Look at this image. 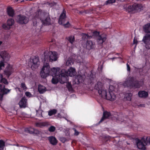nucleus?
Segmentation results:
<instances>
[{
  "instance_id": "obj_1",
  "label": "nucleus",
  "mask_w": 150,
  "mask_h": 150,
  "mask_svg": "<svg viewBox=\"0 0 150 150\" xmlns=\"http://www.w3.org/2000/svg\"><path fill=\"white\" fill-rule=\"evenodd\" d=\"M41 21L42 25H49L50 24L51 19L48 13L39 9L33 14L32 18L33 25L35 26L38 21L39 20Z\"/></svg>"
},
{
  "instance_id": "obj_2",
  "label": "nucleus",
  "mask_w": 150,
  "mask_h": 150,
  "mask_svg": "<svg viewBox=\"0 0 150 150\" xmlns=\"http://www.w3.org/2000/svg\"><path fill=\"white\" fill-rule=\"evenodd\" d=\"M95 88L102 98L111 101H113L116 99V96L114 93L110 91L107 93L106 90L103 88V85L101 82H98L95 85Z\"/></svg>"
},
{
  "instance_id": "obj_3",
  "label": "nucleus",
  "mask_w": 150,
  "mask_h": 150,
  "mask_svg": "<svg viewBox=\"0 0 150 150\" xmlns=\"http://www.w3.org/2000/svg\"><path fill=\"white\" fill-rule=\"evenodd\" d=\"M76 74L75 69L72 67H70L66 71L64 69L62 70V73L59 76L60 79L61 76V80H60V83H63L67 82L68 81V76L73 77Z\"/></svg>"
},
{
  "instance_id": "obj_4",
  "label": "nucleus",
  "mask_w": 150,
  "mask_h": 150,
  "mask_svg": "<svg viewBox=\"0 0 150 150\" xmlns=\"http://www.w3.org/2000/svg\"><path fill=\"white\" fill-rule=\"evenodd\" d=\"M60 68L59 67H53L51 69L50 75H51L53 77L52 80V83L54 84H56L61 80V76L60 79L59 76L62 73V71H60Z\"/></svg>"
},
{
  "instance_id": "obj_5",
  "label": "nucleus",
  "mask_w": 150,
  "mask_h": 150,
  "mask_svg": "<svg viewBox=\"0 0 150 150\" xmlns=\"http://www.w3.org/2000/svg\"><path fill=\"white\" fill-rule=\"evenodd\" d=\"M134 78L133 77H129L123 83L124 86H130L134 88L140 87L142 84L143 82L140 81H136L134 83Z\"/></svg>"
},
{
  "instance_id": "obj_6",
  "label": "nucleus",
  "mask_w": 150,
  "mask_h": 150,
  "mask_svg": "<svg viewBox=\"0 0 150 150\" xmlns=\"http://www.w3.org/2000/svg\"><path fill=\"white\" fill-rule=\"evenodd\" d=\"M57 54L55 52L49 51L47 50L44 52V61L47 62L49 61L53 62L56 61L57 59Z\"/></svg>"
},
{
  "instance_id": "obj_7",
  "label": "nucleus",
  "mask_w": 150,
  "mask_h": 150,
  "mask_svg": "<svg viewBox=\"0 0 150 150\" xmlns=\"http://www.w3.org/2000/svg\"><path fill=\"white\" fill-rule=\"evenodd\" d=\"M51 68L48 63H44L41 69L40 75L42 78H45L50 75Z\"/></svg>"
},
{
  "instance_id": "obj_8",
  "label": "nucleus",
  "mask_w": 150,
  "mask_h": 150,
  "mask_svg": "<svg viewBox=\"0 0 150 150\" xmlns=\"http://www.w3.org/2000/svg\"><path fill=\"white\" fill-rule=\"evenodd\" d=\"M144 6L141 4H134L132 5H130L128 7L129 11H134L135 12H139L143 10Z\"/></svg>"
},
{
  "instance_id": "obj_9",
  "label": "nucleus",
  "mask_w": 150,
  "mask_h": 150,
  "mask_svg": "<svg viewBox=\"0 0 150 150\" xmlns=\"http://www.w3.org/2000/svg\"><path fill=\"white\" fill-rule=\"evenodd\" d=\"M0 55L3 59V62H0V70L2 69L4 66V62L8 61L10 58V55L9 53L6 51H2L0 54Z\"/></svg>"
},
{
  "instance_id": "obj_10",
  "label": "nucleus",
  "mask_w": 150,
  "mask_h": 150,
  "mask_svg": "<svg viewBox=\"0 0 150 150\" xmlns=\"http://www.w3.org/2000/svg\"><path fill=\"white\" fill-rule=\"evenodd\" d=\"M40 62L38 57L32 58L30 59L28 65L33 70L37 68L40 65Z\"/></svg>"
},
{
  "instance_id": "obj_11",
  "label": "nucleus",
  "mask_w": 150,
  "mask_h": 150,
  "mask_svg": "<svg viewBox=\"0 0 150 150\" xmlns=\"http://www.w3.org/2000/svg\"><path fill=\"white\" fill-rule=\"evenodd\" d=\"M16 22L21 24L27 23L28 21V18L26 16L21 14L18 15L16 18Z\"/></svg>"
},
{
  "instance_id": "obj_12",
  "label": "nucleus",
  "mask_w": 150,
  "mask_h": 150,
  "mask_svg": "<svg viewBox=\"0 0 150 150\" xmlns=\"http://www.w3.org/2000/svg\"><path fill=\"white\" fill-rule=\"evenodd\" d=\"M144 32L146 34L144 38H150V23L145 24L143 26Z\"/></svg>"
},
{
  "instance_id": "obj_13",
  "label": "nucleus",
  "mask_w": 150,
  "mask_h": 150,
  "mask_svg": "<svg viewBox=\"0 0 150 150\" xmlns=\"http://www.w3.org/2000/svg\"><path fill=\"white\" fill-rule=\"evenodd\" d=\"M145 141H142V139L141 140H137V146L139 149L144 150L145 149V146L146 145L145 144Z\"/></svg>"
},
{
  "instance_id": "obj_14",
  "label": "nucleus",
  "mask_w": 150,
  "mask_h": 150,
  "mask_svg": "<svg viewBox=\"0 0 150 150\" xmlns=\"http://www.w3.org/2000/svg\"><path fill=\"white\" fill-rule=\"evenodd\" d=\"M66 11L64 9L59 18L58 23L59 24L62 25L65 22L66 19Z\"/></svg>"
},
{
  "instance_id": "obj_15",
  "label": "nucleus",
  "mask_w": 150,
  "mask_h": 150,
  "mask_svg": "<svg viewBox=\"0 0 150 150\" xmlns=\"http://www.w3.org/2000/svg\"><path fill=\"white\" fill-rule=\"evenodd\" d=\"M6 11L8 15L10 17H13L15 15V11L10 6L7 7Z\"/></svg>"
},
{
  "instance_id": "obj_16",
  "label": "nucleus",
  "mask_w": 150,
  "mask_h": 150,
  "mask_svg": "<svg viewBox=\"0 0 150 150\" xmlns=\"http://www.w3.org/2000/svg\"><path fill=\"white\" fill-rule=\"evenodd\" d=\"M19 105L21 108H25L27 105V100L25 97H23L19 103Z\"/></svg>"
},
{
  "instance_id": "obj_17",
  "label": "nucleus",
  "mask_w": 150,
  "mask_h": 150,
  "mask_svg": "<svg viewBox=\"0 0 150 150\" xmlns=\"http://www.w3.org/2000/svg\"><path fill=\"white\" fill-rule=\"evenodd\" d=\"M5 86L4 85L0 84V91H1L3 94H6L9 92L10 90L5 88ZM2 95L0 94V98H2Z\"/></svg>"
},
{
  "instance_id": "obj_18",
  "label": "nucleus",
  "mask_w": 150,
  "mask_h": 150,
  "mask_svg": "<svg viewBox=\"0 0 150 150\" xmlns=\"http://www.w3.org/2000/svg\"><path fill=\"white\" fill-rule=\"evenodd\" d=\"M142 40L146 45V48L148 49H150V38H143Z\"/></svg>"
},
{
  "instance_id": "obj_19",
  "label": "nucleus",
  "mask_w": 150,
  "mask_h": 150,
  "mask_svg": "<svg viewBox=\"0 0 150 150\" xmlns=\"http://www.w3.org/2000/svg\"><path fill=\"white\" fill-rule=\"evenodd\" d=\"M94 46L95 45L91 41H88L86 43V47L88 50L93 48Z\"/></svg>"
},
{
  "instance_id": "obj_20",
  "label": "nucleus",
  "mask_w": 150,
  "mask_h": 150,
  "mask_svg": "<svg viewBox=\"0 0 150 150\" xmlns=\"http://www.w3.org/2000/svg\"><path fill=\"white\" fill-rule=\"evenodd\" d=\"M13 68L11 66H9L8 69H6L4 71V73L8 77L13 72Z\"/></svg>"
},
{
  "instance_id": "obj_21",
  "label": "nucleus",
  "mask_w": 150,
  "mask_h": 150,
  "mask_svg": "<svg viewBox=\"0 0 150 150\" xmlns=\"http://www.w3.org/2000/svg\"><path fill=\"white\" fill-rule=\"evenodd\" d=\"M139 97L141 98H146L148 96V93L144 91H139L138 93Z\"/></svg>"
},
{
  "instance_id": "obj_22",
  "label": "nucleus",
  "mask_w": 150,
  "mask_h": 150,
  "mask_svg": "<svg viewBox=\"0 0 150 150\" xmlns=\"http://www.w3.org/2000/svg\"><path fill=\"white\" fill-rule=\"evenodd\" d=\"M110 115V112H104L103 116L100 121H99V123H100L103 121L104 120L106 119Z\"/></svg>"
},
{
  "instance_id": "obj_23",
  "label": "nucleus",
  "mask_w": 150,
  "mask_h": 150,
  "mask_svg": "<svg viewBox=\"0 0 150 150\" xmlns=\"http://www.w3.org/2000/svg\"><path fill=\"white\" fill-rule=\"evenodd\" d=\"M50 143L52 145H55L57 143V140L56 138L53 136L50 137L48 138Z\"/></svg>"
},
{
  "instance_id": "obj_24",
  "label": "nucleus",
  "mask_w": 150,
  "mask_h": 150,
  "mask_svg": "<svg viewBox=\"0 0 150 150\" xmlns=\"http://www.w3.org/2000/svg\"><path fill=\"white\" fill-rule=\"evenodd\" d=\"M38 91L40 93H43L46 91V87L41 85H39L38 87Z\"/></svg>"
},
{
  "instance_id": "obj_25",
  "label": "nucleus",
  "mask_w": 150,
  "mask_h": 150,
  "mask_svg": "<svg viewBox=\"0 0 150 150\" xmlns=\"http://www.w3.org/2000/svg\"><path fill=\"white\" fill-rule=\"evenodd\" d=\"M25 131L31 134L37 133L38 131L33 128L30 127L25 129Z\"/></svg>"
},
{
  "instance_id": "obj_26",
  "label": "nucleus",
  "mask_w": 150,
  "mask_h": 150,
  "mask_svg": "<svg viewBox=\"0 0 150 150\" xmlns=\"http://www.w3.org/2000/svg\"><path fill=\"white\" fill-rule=\"evenodd\" d=\"M83 77L81 75H78L76 77L75 81L77 83H79L82 81L83 80Z\"/></svg>"
},
{
  "instance_id": "obj_27",
  "label": "nucleus",
  "mask_w": 150,
  "mask_h": 150,
  "mask_svg": "<svg viewBox=\"0 0 150 150\" xmlns=\"http://www.w3.org/2000/svg\"><path fill=\"white\" fill-rule=\"evenodd\" d=\"M142 141H145V144L146 145L150 144V137H144L142 138Z\"/></svg>"
},
{
  "instance_id": "obj_28",
  "label": "nucleus",
  "mask_w": 150,
  "mask_h": 150,
  "mask_svg": "<svg viewBox=\"0 0 150 150\" xmlns=\"http://www.w3.org/2000/svg\"><path fill=\"white\" fill-rule=\"evenodd\" d=\"M14 23V21L12 18H9L7 21V25L9 26L13 25Z\"/></svg>"
},
{
  "instance_id": "obj_29",
  "label": "nucleus",
  "mask_w": 150,
  "mask_h": 150,
  "mask_svg": "<svg viewBox=\"0 0 150 150\" xmlns=\"http://www.w3.org/2000/svg\"><path fill=\"white\" fill-rule=\"evenodd\" d=\"M5 146V142L2 140H0V150H4Z\"/></svg>"
},
{
  "instance_id": "obj_30",
  "label": "nucleus",
  "mask_w": 150,
  "mask_h": 150,
  "mask_svg": "<svg viewBox=\"0 0 150 150\" xmlns=\"http://www.w3.org/2000/svg\"><path fill=\"white\" fill-rule=\"evenodd\" d=\"M1 81L6 84H7L8 83L7 80L3 78L2 75L1 74H0V82Z\"/></svg>"
},
{
  "instance_id": "obj_31",
  "label": "nucleus",
  "mask_w": 150,
  "mask_h": 150,
  "mask_svg": "<svg viewBox=\"0 0 150 150\" xmlns=\"http://www.w3.org/2000/svg\"><path fill=\"white\" fill-rule=\"evenodd\" d=\"M132 96V94L131 93H127L125 95V98H126L127 100H131Z\"/></svg>"
},
{
  "instance_id": "obj_32",
  "label": "nucleus",
  "mask_w": 150,
  "mask_h": 150,
  "mask_svg": "<svg viewBox=\"0 0 150 150\" xmlns=\"http://www.w3.org/2000/svg\"><path fill=\"white\" fill-rule=\"evenodd\" d=\"M73 64L72 59L71 58H68L67 60L66 63V65L67 66H69Z\"/></svg>"
},
{
  "instance_id": "obj_33",
  "label": "nucleus",
  "mask_w": 150,
  "mask_h": 150,
  "mask_svg": "<svg viewBox=\"0 0 150 150\" xmlns=\"http://www.w3.org/2000/svg\"><path fill=\"white\" fill-rule=\"evenodd\" d=\"M100 33L97 31H94L93 32V37L100 38Z\"/></svg>"
},
{
  "instance_id": "obj_34",
  "label": "nucleus",
  "mask_w": 150,
  "mask_h": 150,
  "mask_svg": "<svg viewBox=\"0 0 150 150\" xmlns=\"http://www.w3.org/2000/svg\"><path fill=\"white\" fill-rule=\"evenodd\" d=\"M57 110L56 109H53L50 111L48 112V115L50 116H52L55 114L57 112Z\"/></svg>"
},
{
  "instance_id": "obj_35",
  "label": "nucleus",
  "mask_w": 150,
  "mask_h": 150,
  "mask_svg": "<svg viewBox=\"0 0 150 150\" xmlns=\"http://www.w3.org/2000/svg\"><path fill=\"white\" fill-rule=\"evenodd\" d=\"M105 38H98L97 40V41L99 44H101L104 42V39Z\"/></svg>"
},
{
  "instance_id": "obj_36",
  "label": "nucleus",
  "mask_w": 150,
  "mask_h": 150,
  "mask_svg": "<svg viewBox=\"0 0 150 150\" xmlns=\"http://www.w3.org/2000/svg\"><path fill=\"white\" fill-rule=\"evenodd\" d=\"M115 90V88L113 86H112V85H110V86L109 87V93L110 92H110H112L113 93V91H114Z\"/></svg>"
},
{
  "instance_id": "obj_37",
  "label": "nucleus",
  "mask_w": 150,
  "mask_h": 150,
  "mask_svg": "<svg viewBox=\"0 0 150 150\" xmlns=\"http://www.w3.org/2000/svg\"><path fill=\"white\" fill-rule=\"evenodd\" d=\"M55 129V128L53 126H51L49 128V130L50 132H53Z\"/></svg>"
},
{
  "instance_id": "obj_38",
  "label": "nucleus",
  "mask_w": 150,
  "mask_h": 150,
  "mask_svg": "<svg viewBox=\"0 0 150 150\" xmlns=\"http://www.w3.org/2000/svg\"><path fill=\"white\" fill-rule=\"evenodd\" d=\"M21 87L23 90H26L27 89V87L26 86L25 84L24 83H22L21 84Z\"/></svg>"
},
{
  "instance_id": "obj_39",
  "label": "nucleus",
  "mask_w": 150,
  "mask_h": 150,
  "mask_svg": "<svg viewBox=\"0 0 150 150\" xmlns=\"http://www.w3.org/2000/svg\"><path fill=\"white\" fill-rule=\"evenodd\" d=\"M36 126L38 127H41L44 126V125L43 123H37L36 124Z\"/></svg>"
},
{
  "instance_id": "obj_40",
  "label": "nucleus",
  "mask_w": 150,
  "mask_h": 150,
  "mask_svg": "<svg viewBox=\"0 0 150 150\" xmlns=\"http://www.w3.org/2000/svg\"><path fill=\"white\" fill-rule=\"evenodd\" d=\"M64 23L65 22L62 24L65 27H69L70 26V24L68 22H67L66 23Z\"/></svg>"
},
{
  "instance_id": "obj_41",
  "label": "nucleus",
  "mask_w": 150,
  "mask_h": 150,
  "mask_svg": "<svg viewBox=\"0 0 150 150\" xmlns=\"http://www.w3.org/2000/svg\"><path fill=\"white\" fill-rule=\"evenodd\" d=\"M115 0H108L106 2V4H112L115 2Z\"/></svg>"
},
{
  "instance_id": "obj_42",
  "label": "nucleus",
  "mask_w": 150,
  "mask_h": 150,
  "mask_svg": "<svg viewBox=\"0 0 150 150\" xmlns=\"http://www.w3.org/2000/svg\"><path fill=\"white\" fill-rule=\"evenodd\" d=\"M57 4V3H56L54 1H52L51 2H49L48 4L50 6H52L54 5H56Z\"/></svg>"
},
{
  "instance_id": "obj_43",
  "label": "nucleus",
  "mask_w": 150,
  "mask_h": 150,
  "mask_svg": "<svg viewBox=\"0 0 150 150\" xmlns=\"http://www.w3.org/2000/svg\"><path fill=\"white\" fill-rule=\"evenodd\" d=\"M68 40L71 44H72L75 41L74 38H68Z\"/></svg>"
},
{
  "instance_id": "obj_44",
  "label": "nucleus",
  "mask_w": 150,
  "mask_h": 150,
  "mask_svg": "<svg viewBox=\"0 0 150 150\" xmlns=\"http://www.w3.org/2000/svg\"><path fill=\"white\" fill-rule=\"evenodd\" d=\"M107 36V35L105 34H101V33H100V38H106Z\"/></svg>"
},
{
  "instance_id": "obj_45",
  "label": "nucleus",
  "mask_w": 150,
  "mask_h": 150,
  "mask_svg": "<svg viewBox=\"0 0 150 150\" xmlns=\"http://www.w3.org/2000/svg\"><path fill=\"white\" fill-rule=\"evenodd\" d=\"M138 43V41L137 40V38H134V39L133 40V44H135V47H136V45Z\"/></svg>"
},
{
  "instance_id": "obj_46",
  "label": "nucleus",
  "mask_w": 150,
  "mask_h": 150,
  "mask_svg": "<svg viewBox=\"0 0 150 150\" xmlns=\"http://www.w3.org/2000/svg\"><path fill=\"white\" fill-rule=\"evenodd\" d=\"M25 95L26 96L29 97H30L31 96V94L29 92H26L25 93Z\"/></svg>"
},
{
  "instance_id": "obj_47",
  "label": "nucleus",
  "mask_w": 150,
  "mask_h": 150,
  "mask_svg": "<svg viewBox=\"0 0 150 150\" xmlns=\"http://www.w3.org/2000/svg\"><path fill=\"white\" fill-rule=\"evenodd\" d=\"M81 36L82 37V38H86V37L87 38H88V36L86 34L84 33H82L81 35Z\"/></svg>"
},
{
  "instance_id": "obj_48",
  "label": "nucleus",
  "mask_w": 150,
  "mask_h": 150,
  "mask_svg": "<svg viewBox=\"0 0 150 150\" xmlns=\"http://www.w3.org/2000/svg\"><path fill=\"white\" fill-rule=\"evenodd\" d=\"M74 129L75 131L74 134L76 135H78L79 134V132L77 131L75 129Z\"/></svg>"
},
{
  "instance_id": "obj_49",
  "label": "nucleus",
  "mask_w": 150,
  "mask_h": 150,
  "mask_svg": "<svg viewBox=\"0 0 150 150\" xmlns=\"http://www.w3.org/2000/svg\"><path fill=\"white\" fill-rule=\"evenodd\" d=\"M127 70L128 71H130V68L129 66V65L128 64H127Z\"/></svg>"
},
{
  "instance_id": "obj_50",
  "label": "nucleus",
  "mask_w": 150,
  "mask_h": 150,
  "mask_svg": "<svg viewBox=\"0 0 150 150\" xmlns=\"http://www.w3.org/2000/svg\"><path fill=\"white\" fill-rule=\"evenodd\" d=\"M61 141L63 142H64L66 141V139L64 138H61Z\"/></svg>"
},
{
  "instance_id": "obj_51",
  "label": "nucleus",
  "mask_w": 150,
  "mask_h": 150,
  "mask_svg": "<svg viewBox=\"0 0 150 150\" xmlns=\"http://www.w3.org/2000/svg\"><path fill=\"white\" fill-rule=\"evenodd\" d=\"M57 117H59L60 118H61L62 117L61 116L60 114L59 113L57 115Z\"/></svg>"
},
{
  "instance_id": "obj_52",
  "label": "nucleus",
  "mask_w": 150,
  "mask_h": 150,
  "mask_svg": "<svg viewBox=\"0 0 150 150\" xmlns=\"http://www.w3.org/2000/svg\"><path fill=\"white\" fill-rule=\"evenodd\" d=\"M2 43V41H0V45H1Z\"/></svg>"
},
{
  "instance_id": "obj_53",
  "label": "nucleus",
  "mask_w": 150,
  "mask_h": 150,
  "mask_svg": "<svg viewBox=\"0 0 150 150\" xmlns=\"http://www.w3.org/2000/svg\"><path fill=\"white\" fill-rule=\"evenodd\" d=\"M72 36H73V38L74 37V36H71L70 37H69V38H72Z\"/></svg>"
},
{
  "instance_id": "obj_54",
  "label": "nucleus",
  "mask_w": 150,
  "mask_h": 150,
  "mask_svg": "<svg viewBox=\"0 0 150 150\" xmlns=\"http://www.w3.org/2000/svg\"><path fill=\"white\" fill-rule=\"evenodd\" d=\"M18 90H19L20 91H21V90H20V88H18Z\"/></svg>"
},
{
  "instance_id": "obj_55",
  "label": "nucleus",
  "mask_w": 150,
  "mask_h": 150,
  "mask_svg": "<svg viewBox=\"0 0 150 150\" xmlns=\"http://www.w3.org/2000/svg\"><path fill=\"white\" fill-rule=\"evenodd\" d=\"M5 26V25H3V28H4V26Z\"/></svg>"
},
{
  "instance_id": "obj_56",
  "label": "nucleus",
  "mask_w": 150,
  "mask_h": 150,
  "mask_svg": "<svg viewBox=\"0 0 150 150\" xmlns=\"http://www.w3.org/2000/svg\"><path fill=\"white\" fill-rule=\"evenodd\" d=\"M80 58V57H78V59H79V58Z\"/></svg>"
},
{
  "instance_id": "obj_57",
  "label": "nucleus",
  "mask_w": 150,
  "mask_h": 150,
  "mask_svg": "<svg viewBox=\"0 0 150 150\" xmlns=\"http://www.w3.org/2000/svg\"><path fill=\"white\" fill-rule=\"evenodd\" d=\"M79 62H81V60H80Z\"/></svg>"
},
{
  "instance_id": "obj_58",
  "label": "nucleus",
  "mask_w": 150,
  "mask_h": 150,
  "mask_svg": "<svg viewBox=\"0 0 150 150\" xmlns=\"http://www.w3.org/2000/svg\"><path fill=\"white\" fill-rule=\"evenodd\" d=\"M16 0V1H18V0Z\"/></svg>"
},
{
  "instance_id": "obj_59",
  "label": "nucleus",
  "mask_w": 150,
  "mask_h": 150,
  "mask_svg": "<svg viewBox=\"0 0 150 150\" xmlns=\"http://www.w3.org/2000/svg\"><path fill=\"white\" fill-rule=\"evenodd\" d=\"M98 86V87H100V86H99V85Z\"/></svg>"
},
{
  "instance_id": "obj_60",
  "label": "nucleus",
  "mask_w": 150,
  "mask_h": 150,
  "mask_svg": "<svg viewBox=\"0 0 150 150\" xmlns=\"http://www.w3.org/2000/svg\"><path fill=\"white\" fill-rule=\"evenodd\" d=\"M66 120H67V121H68L66 119H65Z\"/></svg>"
}]
</instances>
